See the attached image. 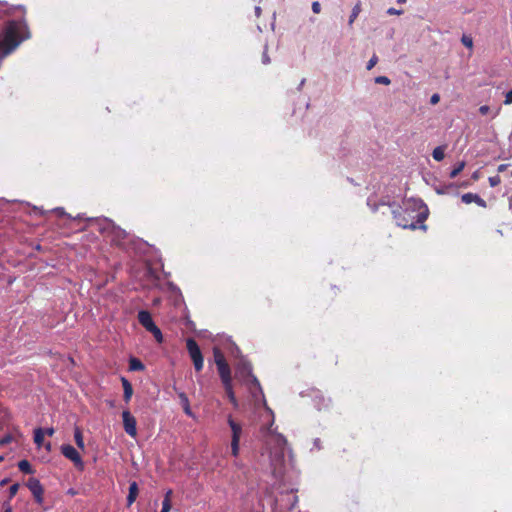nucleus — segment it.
I'll use <instances>...</instances> for the list:
<instances>
[{
    "label": "nucleus",
    "mask_w": 512,
    "mask_h": 512,
    "mask_svg": "<svg viewBox=\"0 0 512 512\" xmlns=\"http://www.w3.org/2000/svg\"><path fill=\"white\" fill-rule=\"evenodd\" d=\"M19 9L21 17L6 21L0 33V52L5 56L13 52L23 41L31 38V31L25 18L26 10L23 7Z\"/></svg>",
    "instance_id": "1"
},
{
    "label": "nucleus",
    "mask_w": 512,
    "mask_h": 512,
    "mask_svg": "<svg viewBox=\"0 0 512 512\" xmlns=\"http://www.w3.org/2000/svg\"><path fill=\"white\" fill-rule=\"evenodd\" d=\"M394 219L396 220V224L402 228H409L411 230H415L418 228V224H422L428 216L427 208L425 207V211L419 212L417 214L416 222L413 221V217L411 213L407 210L405 211H394Z\"/></svg>",
    "instance_id": "2"
},
{
    "label": "nucleus",
    "mask_w": 512,
    "mask_h": 512,
    "mask_svg": "<svg viewBox=\"0 0 512 512\" xmlns=\"http://www.w3.org/2000/svg\"><path fill=\"white\" fill-rule=\"evenodd\" d=\"M213 356L222 383L232 382L231 369L223 352L218 348H214Z\"/></svg>",
    "instance_id": "3"
},
{
    "label": "nucleus",
    "mask_w": 512,
    "mask_h": 512,
    "mask_svg": "<svg viewBox=\"0 0 512 512\" xmlns=\"http://www.w3.org/2000/svg\"><path fill=\"white\" fill-rule=\"evenodd\" d=\"M186 348L197 372L201 371L204 366V358L200 347L194 338L186 340Z\"/></svg>",
    "instance_id": "4"
},
{
    "label": "nucleus",
    "mask_w": 512,
    "mask_h": 512,
    "mask_svg": "<svg viewBox=\"0 0 512 512\" xmlns=\"http://www.w3.org/2000/svg\"><path fill=\"white\" fill-rule=\"evenodd\" d=\"M228 424L232 431L231 453L234 457H237L239 455V443L242 435V426L234 421L231 416L228 417Z\"/></svg>",
    "instance_id": "5"
},
{
    "label": "nucleus",
    "mask_w": 512,
    "mask_h": 512,
    "mask_svg": "<svg viewBox=\"0 0 512 512\" xmlns=\"http://www.w3.org/2000/svg\"><path fill=\"white\" fill-rule=\"evenodd\" d=\"M61 453L67 459L72 461L77 469H79V470H83L84 469V462L82 460V457L79 454V452L72 445H69V444L62 445L61 446Z\"/></svg>",
    "instance_id": "6"
},
{
    "label": "nucleus",
    "mask_w": 512,
    "mask_h": 512,
    "mask_svg": "<svg viewBox=\"0 0 512 512\" xmlns=\"http://www.w3.org/2000/svg\"><path fill=\"white\" fill-rule=\"evenodd\" d=\"M26 486L31 491L35 502L42 505L44 502V488L40 481L37 478L31 477L28 479Z\"/></svg>",
    "instance_id": "7"
},
{
    "label": "nucleus",
    "mask_w": 512,
    "mask_h": 512,
    "mask_svg": "<svg viewBox=\"0 0 512 512\" xmlns=\"http://www.w3.org/2000/svg\"><path fill=\"white\" fill-rule=\"evenodd\" d=\"M122 419L125 432L131 437H136L137 422L135 417L130 413L129 410H124L122 412Z\"/></svg>",
    "instance_id": "8"
},
{
    "label": "nucleus",
    "mask_w": 512,
    "mask_h": 512,
    "mask_svg": "<svg viewBox=\"0 0 512 512\" xmlns=\"http://www.w3.org/2000/svg\"><path fill=\"white\" fill-rule=\"evenodd\" d=\"M237 372L243 377L251 378V381L259 386L257 378L252 373V365L247 361H241L237 367Z\"/></svg>",
    "instance_id": "9"
},
{
    "label": "nucleus",
    "mask_w": 512,
    "mask_h": 512,
    "mask_svg": "<svg viewBox=\"0 0 512 512\" xmlns=\"http://www.w3.org/2000/svg\"><path fill=\"white\" fill-rule=\"evenodd\" d=\"M138 321L148 332L156 326L152 319L151 313L146 310H141L138 312Z\"/></svg>",
    "instance_id": "10"
},
{
    "label": "nucleus",
    "mask_w": 512,
    "mask_h": 512,
    "mask_svg": "<svg viewBox=\"0 0 512 512\" xmlns=\"http://www.w3.org/2000/svg\"><path fill=\"white\" fill-rule=\"evenodd\" d=\"M109 236L111 243L120 247L124 244L123 241L126 238V232L119 227H113Z\"/></svg>",
    "instance_id": "11"
},
{
    "label": "nucleus",
    "mask_w": 512,
    "mask_h": 512,
    "mask_svg": "<svg viewBox=\"0 0 512 512\" xmlns=\"http://www.w3.org/2000/svg\"><path fill=\"white\" fill-rule=\"evenodd\" d=\"M461 200L465 204L476 203L478 206L485 208L486 202L482 199L478 194L475 193H465L461 196Z\"/></svg>",
    "instance_id": "12"
},
{
    "label": "nucleus",
    "mask_w": 512,
    "mask_h": 512,
    "mask_svg": "<svg viewBox=\"0 0 512 512\" xmlns=\"http://www.w3.org/2000/svg\"><path fill=\"white\" fill-rule=\"evenodd\" d=\"M138 494H139V488H138V484L137 482L133 481L130 483L129 485V493H128V496H127V506H131L136 498L138 497Z\"/></svg>",
    "instance_id": "13"
},
{
    "label": "nucleus",
    "mask_w": 512,
    "mask_h": 512,
    "mask_svg": "<svg viewBox=\"0 0 512 512\" xmlns=\"http://www.w3.org/2000/svg\"><path fill=\"white\" fill-rule=\"evenodd\" d=\"M124 394L123 398L126 403H128L131 400V397L133 395V387L132 384L125 378H121Z\"/></svg>",
    "instance_id": "14"
},
{
    "label": "nucleus",
    "mask_w": 512,
    "mask_h": 512,
    "mask_svg": "<svg viewBox=\"0 0 512 512\" xmlns=\"http://www.w3.org/2000/svg\"><path fill=\"white\" fill-rule=\"evenodd\" d=\"M129 369L131 371H143L145 369L144 364L138 358L132 357L129 360Z\"/></svg>",
    "instance_id": "15"
},
{
    "label": "nucleus",
    "mask_w": 512,
    "mask_h": 512,
    "mask_svg": "<svg viewBox=\"0 0 512 512\" xmlns=\"http://www.w3.org/2000/svg\"><path fill=\"white\" fill-rule=\"evenodd\" d=\"M223 386H224L225 392H226L227 397L229 398L230 402L234 406H237V400H236V397H235V394H234V391L232 388V382L223 383Z\"/></svg>",
    "instance_id": "16"
},
{
    "label": "nucleus",
    "mask_w": 512,
    "mask_h": 512,
    "mask_svg": "<svg viewBox=\"0 0 512 512\" xmlns=\"http://www.w3.org/2000/svg\"><path fill=\"white\" fill-rule=\"evenodd\" d=\"M361 2H358L355 4V6L352 8V12L349 16L348 25L351 27L354 23V21L357 19L361 12Z\"/></svg>",
    "instance_id": "17"
},
{
    "label": "nucleus",
    "mask_w": 512,
    "mask_h": 512,
    "mask_svg": "<svg viewBox=\"0 0 512 512\" xmlns=\"http://www.w3.org/2000/svg\"><path fill=\"white\" fill-rule=\"evenodd\" d=\"M172 490H168L164 496L163 502H162V509L161 512H169L171 510V497H172Z\"/></svg>",
    "instance_id": "18"
},
{
    "label": "nucleus",
    "mask_w": 512,
    "mask_h": 512,
    "mask_svg": "<svg viewBox=\"0 0 512 512\" xmlns=\"http://www.w3.org/2000/svg\"><path fill=\"white\" fill-rule=\"evenodd\" d=\"M18 468L21 472L25 474H33L34 470L30 464V462L26 459L19 461Z\"/></svg>",
    "instance_id": "19"
},
{
    "label": "nucleus",
    "mask_w": 512,
    "mask_h": 512,
    "mask_svg": "<svg viewBox=\"0 0 512 512\" xmlns=\"http://www.w3.org/2000/svg\"><path fill=\"white\" fill-rule=\"evenodd\" d=\"M74 440H75L76 445L80 449H84L85 445H84L83 434L79 427H75V429H74Z\"/></svg>",
    "instance_id": "20"
},
{
    "label": "nucleus",
    "mask_w": 512,
    "mask_h": 512,
    "mask_svg": "<svg viewBox=\"0 0 512 512\" xmlns=\"http://www.w3.org/2000/svg\"><path fill=\"white\" fill-rule=\"evenodd\" d=\"M432 156L434 160L436 161H442L445 157V147L444 146H438L434 148L432 152Z\"/></svg>",
    "instance_id": "21"
},
{
    "label": "nucleus",
    "mask_w": 512,
    "mask_h": 512,
    "mask_svg": "<svg viewBox=\"0 0 512 512\" xmlns=\"http://www.w3.org/2000/svg\"><path fill=\"white\" fill-rule=\"evenodd\" d=\"M44 430L42 428H37L34 430V442L40 447L44 441Z\"/></svg>",
    "instance_id": "22"
},
{
    "label": "nucleus",
    "mask_w": 512,
    "mask_h": 512,
    "mask_svg": "<svg viewBox=\"0 0 512 512\" xmlns=\"http://www.w3.org/2000/svg\"><path fill=\"white\" fill-rule=\"evenodd\" d=\"M465 165H466V163L464 161L458 162L451 170V172L449 174L450 178L453 179V178L457 177L462 172V170L465 168Z\"/></svg>",
    "instance_id": "23"
},
{
    "label": "nucleus",
    "mask_w": 512,
    "mask_h": 512,
    "mask_svg": "<svg viewBox=\"0 0 512 512\" xmlns=\"http://www.w3.org/2000/svg\"><path fill=\"white\" fill-rule=\"evenodd\" d=\"M150 333L153 334L155 340L158 342V343H162L163 342V335H162V332L161 330L157 327V325L151 329L149 331Z\"/></svg>",
    "instance_id": "24"
},
{
    "label": "nucleus",
    "mask_w": 512,
    "mask_h": 512,
    "mask_svg": "<svg viewBox=\"0 0 512 512\" xmlns=\"http://www.w3.org/2000/svg\"><path fill=\"white\" fill-rule=\"evenodd\" d=\"M180 398H184V411L187 415H192V412H191V409H190V405H189V400H188V397L186 396L185 393H180Z\"/></svg>",
    "instance_id": "25"
},
{
    "label": "nucleus",
    "mask_w": 512,
    "mask_h": 512,
    "mask_svg": "<svg viewBox=\"0 0 512 512\" xmlns=\"http://www.w3.org/2000/svg\"><path fill=\"white\" fill-rule=\"evenodd\" d=\"M14 440L11 434H7L0 438V446H5Z\"/></svg>",
    "instance_id": "26"
},
{
    "label": "nucleus",
    "mask_w": 512,
    "mask_h": 512,
    "mask_svg": "<svg viewBox=\"0 0 512 512\" xmlns=\"http://www.w3.org/2000/svg\"><path fill=\"white\" fill-rule=\"evenodd\" d=\"M375 83L389 85L391 83V81L387 76H377L375 78Z\"/></svg>",
    "instance_id": "27"
},
{
    "label": "nucleus",
    "mask_w": 512,
    "mask_h": 512,
    "mask_svg": "<svg viewBox=\"0 0 512 512\" xmlns=\"http://www.w3.org/2000/svg\"><path fill=\"white\" fill-rule=\"evenodd\" d=\"M488 180H489V184H490L491 187H496L501 182V179H500V177L498 175L489 177Z\"/></svg>",
    "instance_id": "28"
},
{
    "label": "nucleus",
    "mask_w": 512,
    "mask_h": 512,
    "mask_svg": "<svg viewBox=\"0 0 512 512\" xmlns=\"http://www.w3.org/2000/svg\"><path fill=\"white\" fill-rule=\"evenodd\" d=\"M462 43L464 46L468 47V48H472L473 47V40L471 37H468V36H463L462 39H461Z\"/></svg>",
    "instance_id": "29"
},
{
    "label": "nucleus",
    "mask_w": 512,
    "mask_h": 512,
    "mask_svg": "<svg viewBox=\"0 0 512 512\" xmlns=\"http://www.w3.org/2000/svg\"><path fill=\"white\" fill-rule=\"evenodd\" d=\"M18 490H19V484L18 483H15V484L11 485L10 488H9V497L13 498L17 494Z\"/></svg>",
    "instance_id": "30"
},
{
    "label": "nucleus",
    "mask_w": 512,
    "mask_h": 512,
    "mask_svg": "<svg viewBox=\"0 0 512 512\" xmlns=\"http://www.w3.org/2000/svg\"><path fill=\"white\" fill-rule=\"evenodd\" d=\"M378 62V57L374 54L367 63V70H371Z\"/></svg>",
    "instance_id": "31"
},
{
    "label": "nucleus",
    "mask_w": 512,
    "mask_h": 512,
    "mask_svg": "<svg viewBox=\"0 0 512 512\" xmlns=\"http://www.w3.org/2000/svg\"><path fill=\"white\" fill-rule=\"evenodd\" d=\"M312 11L315 13V14H319L321 12V5L318 1H314L312 3Z\"/></svg>",
    "instance_id": "32"
},
{
    "label": "nucleus",
    "mask_w": 512,
    "mask_h": 512,
    "mask_svg": "<svg viewBox=\"0 0 512 512\" xmlns=\"http://www.w3.org/2000/svg\"><path fill=\"white\" fill-rule=\"evenodd\" d=\"M402 13H403V10H398L396 8H393V7L389 8L387 10V14L388 15H401Z\"/></svg>",
    "instance_id": "33"
},
{
    "label": "nucleus",
    "mask_w": 512,
    "mask_h": 512,
    "mask_svg": "<svg viewBox=\"0 0 512 512\" xmlns=\"http://www.w3.org/2000/svg\"><path fill=\"white\" fill-rule=\"evenodd\" d=\"M504 104L505 105H510L512 104V90H510L509 92L506 93L505 95V100H504Z\"/></svg>",
    "instance_id": "34"
},
{
    "label": "nucleus",
    "mask_w": 512,
    "mask_h": 512,
    "mask_svg": "<svg viewBox=\"0 0 512 512\" xmlns=\"http://www.w3.org/2000/svg\"><path fill=\"white\" fill-rule=\"evenodd\" d=\"M489 110H490V108H489V106H487V105H482V106H480V108H479V112H480V114H482V115H486V114L489 112Z\"/></svg>",
    "instance_id": "35"
},
{
    "label": "nucleus",
    "mask_w": 512,
    "mask_h": 512,
    "mask_svg": "<svg viewBox=\"0 0 512 512\" xmlns=\"http://www.w3.org/2000/svg\"><path fill=\"white\" fill-rule=\"evenodd\" d=\"M439 100H440L439 95H438V94H433V95L431 96L430 102H431L432 104H437V103L439 102Z\"/></svg>",
    "instance_id": "36"
},
{
    "label": "nucleus",
    "mask_w": 512,
    "mask_h": 512,
    "mask_svg": "<svg viewBox=\"0 0 512 512\" xmlns=\"http://www.w3.org/2000/svg\"><path fill=\"white\" fill-rule=\"evenodd\" d=\"M55 433V430L54 428L50 427V428H47L44 430V435H48V436H53Z\"/></svg>",
    "instance_id": "37"
},
{
    "label": "nucleus",
    "mask_w": 512,
    "mask_h": 512,
    "mask_svg": "<svg viewBox=\"0 0 512 512\" xmlns=\"http://www.w3.org/2000/svg\"><path fill=\"white\" fill-rule=\"evenodd\" d=\"M507 164H501L498 166V172H503L507 169Z\"/></svg>",
    "instance_id": "38"
},
{
    "label": "nucleus",
    "mask_w": 512,
    "mask_h": 512,
    "mask_svg": "<svg viewBox=\"0 0 512 512\" xmlns=\"http://www.w3.org/2000/svg\"><path fill=\"white\" fill-rule=\"evenodd\" d=\"M263 62H264L265 64H267V63H269V62H270V59H269V57L267 56V54H266V53H264V55H263Z\"/></svg>",
    "instance_id": "39"
},
{
    "label": "nucleus",
    "mask_w": 512,
    "mask_h": 512,
    "mask_svg": "<svg viewBox=\"0 0 512 512\" xmlns=\"http://www.w3.org/2000/svg\"><path fill=\"white\" fill-rule=\"evenodd\" d=\"M3 512H12V508L10 505H7Z\"/></svg>",
    "instance_id": "40"
},
{
    "label": "nucleus",
    "mask_w": 512,
    "mask_h": 512,
    "mask_svg": "<svg viewBox=\"0 0 512 512\" xmlns=\"http://www.w3.org/2000/svg\"><path fill=\"white\" fill-rule=\"evenodd\" d=\"M45 449H46L47 451H50V450H51V443H50V442H48V443L45 445Z\"/></svg>",
    "instance_id": "41"
},
{
    "label": "nucleus",
    "mask_w": 512,
    "mask_h": 512,
    "mask_svg": "<svg viewBox=\"0 0 512 512\" xmlns=\"http://www.w3.org/2000/svg\"><path fill=\"white\" fill-rule=\"evenodd\" d=\"M55 211H56V212H58V213H60V214H64V211H63V209H61V208H56V210H55Z\"/></svg>",
    "instance_id": "42"
},
{
    "label": "nucleus",
    "mask_w": 512,
    "mask_h": 512,
    "mask_svg": "<svg viewBox=\"0 0 512 512\" xmlns=\"http://www.w3.org/2000/svg\"><path fill=\"white\" fill-rule=\"evenodd\" d=\"M406 1L407 0H397V2L400 3V4H404V3H406Z\"/></svg>",
    "instance_id": "43"
},
{
    "label": "nucleus",
    "mask_w": 512,
    "mask_h": 512,
    "mask_svg": "<svg viewBox=\"0 0 512 512\" xmlns=\"http://www.w3.org/2000/svg\"><path fill=\"white\" fill-rule=\"evenodd\" d=\"M297 502V497H294V503L291 505V508L294 507L295 503Z\"/></svg>",
    "instance_id": "44"
},
{
    "label": "nucleus",
    "mask_w": 512,
    "mask_h": 512,
    "mask_svg": "<svg viewBox=\"0 0 512 512\" xmlns=\"http://www.w3.org/2000/svg\"><path fill=\"white\" fill-rule=\"evenodd\" d=\"M6 483H7V480H6V479L1 481V485H4V484H6Z\"/></svg>",
    "instance_id": "45"
},
{
    "label": "nucleus",
    "mask_w": 512,
    "mask_h": 512,
    "mask_svg": "<svg viewBox=\"0 0 512 512\" xmlns=\"http://www.w3.org/2000/svg\"><path fill=\"white\" fill-rule=\"evenodd\" d=\"M4 461V456L0 455V463Z\"/></svg>",
    "instance_id": "46"
}]
</instances>
